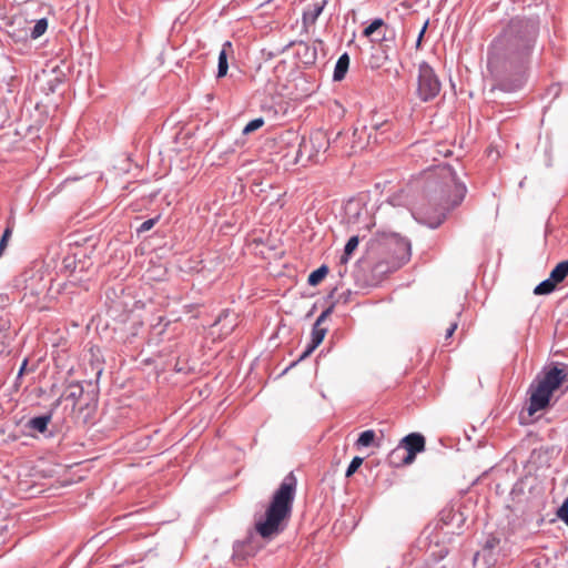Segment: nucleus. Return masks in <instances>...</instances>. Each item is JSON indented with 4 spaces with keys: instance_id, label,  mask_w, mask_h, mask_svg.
<instances>
[{
    "instance_id": "9",
    "label": "nucleus",
    "mask_w": 568,
    "mask_h": 568,
    "mask_svg": "<svg viewBox=\"0 0 568 568\" xmlns=\"http://www.w3.org/2000/svg\"><path fill=\"white\" fill-rule=\"evenodd\" d=\"M333 307L326 308L322 314L317 317L313 331H312V339L311 344L307 346V348L304 351L301 358H304L308 356L324 339L327 328L323 327V322L332 314Z\"/></svg>"
},
{
    "instance_id": "5",
    "label": "nucleus",
    "mask_w": 568,
    "mask_h": 568,
    "mask_svg": "<svg viewBox=\"0 0 568 568\" xmlns=\"http://www.w3.org/2000/svg\"><path fill=\"white\" fill-rule=\"evenodd\" d=\"M565 381H568L567 373L555 366L547 371L541 378L531 384L529 405L527 408L529 416L545 409L549 405L554 392L557 390Z\"/></svg>"
},
{
    "instance_id": "21",
    "label": "nucleus",
    "mask_w": 568,
    "mask_h": 568,
    "mask_svg": "<svg viewBox=\"0 0 568 568\" xmlns=\"http://www.w3.org/2000/svg\"><path fill=\"white\" fill-rule=\"evenodd\" d=\"M49 422V416H39L30 419L29 425L31 428L42 433L47 429Z\"/></svg>"
},
{
    "instance_id": "29",
    "label": "nucleus",
    "mask_w": 568,
    "mask_h": 568,
    "mask_svg": "<svg viewBox=\"0 0 568 568\" xmlns=\"http://www.w3.org/2000/svg\"><path fill=\"white\" fill-rule=\"evenodd\" d=\"M156 221H158V219H150V220L144 221L138 229V232L143 233V232L150 231L155 225Z\"/></svg>"
},
{
    "instance_id": "3",
    "label": "nucleus",
    "mask_w": 568,
    "mask_h": 568,
    "mask_svg": "<svg viewBox=\"0 0 568 568\" xmlns=\"http://www.w3.org/2000/svg\"><path fill=\"white\" fill-rule=\"evenodd\" d=\"M297 479L290 473L274 493L265 518L255 524V529L263 538H272L284 529V521L292 513L293 501L296 493Z\"/></svg>"
},
{
    "instance_id": "33",
    "label": "nucleus",
    "mask_w": 568,
    "mask_h": 568,
    "mask_svg": "<svg viewBox=\"0 0 568 568\" xmlns=\"http://www.w3.org/2000/svg\"><path fill=\"white\" fill-rule=\"evenodd\" d=\"M426 28H427V23H425V26L423 27V29H422L420 33L418 34L417 45H419V44H420L422 39H423V36H424V33H425V31H426Z\"/></svg>"
},
{
    "instance_id": "4",
    "label": "nucleus",
    "mask_w": 568,
    "mask_h": 568,
    "mask_svg": "<svg viewBox=\"0 0 568 568\" xmlns=\"http://www.w3.org/2000/svg\"><path fill=\"white\" fill-rule=\"evenodd\" d=\"M371 248L379 258L375 264V271L379 273L395 271L410 257L409 242L395 233L381 235L372 243Z\"/></svg>"
},
{
    "instance_id": "18",
    "label": "nucleus",
    "mask_w": 568,
    "mask_h": 568,
    "mask_svg": "<svg viewBox=\"0 0 568 568\" xmlns=\"http://www.w3.org/2000/svg\"><path fill=\"white\" fill-rule=\"evenodd\" d=\"M83 395V388L79 383L70 384L68 387V393L65 395L67 399H71L73 403V406L78 404V400Z\"/></svg>"
},
{
    "instance_id": "2",
    "label": "nucleus",
    "mask_w": 568,
    "mask_h": 568,
    "mask_svg": "<svg viewBox=\"0 0 568 568\" xmlns=\"http://www.w3.org/2000/svg\"><path fill=\"white\" fill-rule=\"evenodd\" d=\"M537 36V24L531 20L514 19L493 45L489 65L500 59L519 61L527 57Z\"/></svg>"
},
{
    "instance_id": "31",
    "label": "nucleus",
    "mask_w": 568,
    "mask_h": 568,
    "mask_svg": "<svg viewBox=\"0 0 568 568\" xmlns=\"http://www.w3.org/2000/svg\"><path fill=\"white\" fill-rule=\"evenodd\" d=\"M457 328V323H452L450 326L447 328V332H446V338H449L453 336L454 332L456 331Z\"/></svg>"
},
{
    "instance_id": "7",
    "label": "nucleus",
    "mask_w": 568,
    "mask_h": 568,
    "mask_svg": "<svg viewBox=\"0 0 568 568\" xmlns=\"http://www.w3.org/2000/svg\"><path fill=\"white\" fill-rule=\"evenodd\" d=\"M329 148V140L324 131L313 132L308 139H303L300 145L301 154L310 160L318 161L320 155L325 154Z\"/></svg>"
},
{
    "instance_id": "14",
    "label": "nucleus",
    "mask_w": 568,
    "mask_h": 568,
    "mask_svg": "<svg viewBox=\"0 0 568 568\" xmlns=\"http://www.w3.org/2000/svg\"><path fill=\"white\" fill-rule=\"evenodd\" d=\"M349 67V57L347 53L342 54L335 65L333 79L335 81H342Z\"/></svg>"
},
{
    "instance_id": "1",
    "label": "nucleus",
    "mask_w": 568,
    "mask_h": 568,
    "mask_svg": "<svg viewBox=\"0 0 568 568\" xmlns=\"http://www.w3.org/2000/svg\"><path fill=\"white\" fill-rule=\"evenodd\" d=\"M427 187L437 207L434 214L428 205L418 209L419 220L429 227H437L446 217V212L457 206L466 194V187L457 181L456 173L448 165H439L429 175Z\"/></svg>"
},
{
    "instance_id": "27",
    "label": "nucleus",
    "mask_w": 568,
    "mask_h": 568,
    "mask_svg": "<svg viewBox=\"0 0 568 568\" xmlns=\"http://www.w3.org/2000/svg\"><path fill=\"white\" fill-rule=\"evenodd\" d=\"M557 517L568 526V498L558 508Z\"/></svg>"
},
{
    "instance_id": "12",
    "label": "nucleus",
    "mask_w": 568,
    "mask_h": 568,
    "mask_svg": "<svg viewBox=\"0 0 568 568\" xmlns=\"http://www.w3.org/2000/svg\"><path fill=\"white\" fill-rule=\"evenodd\" d=\"M234 53L233 45L231 41H226L222 45V50L219 54V64H217V78H223L227 74L229 70V63L227 59L229 57H232Z\"/></svg>"
},
{
    "instance_id": "13",
    "label": "nucleus",
    "mask_w": 568,
    "mask_h": 568,
    "mask_svg": "<svg viewBox=\"0 0 568 568\" xmlns=\"http://www.w3.org/2000/svg\"><path fill=\"white\" fill-rule=\"evenodd\" d=\"M63 266L64 270L69 272V276H72L74 281H82L81 276H78V273H81L84 271V262L83 261H75V257H65L63 260Z\"/></svg>"
},
{
    "instance_id": "32",
    "label": "nucleus",
    "mask_w": 568,
    "mask_h": 568,
    "mask_svg": "<svg viewBox=\"0 0 568 568\" xmlns=\"http://www.w3.org/2000/svg\"><path fill=\"white\" fill-rule=\"evenodd\" d=\"M434 153H438V154H443L444 156H448L452 154V151L449 149H446L445 151H443V149H439V150L434 151Z\"/></svg>"
},
{
    "instance_id": "24",
    "label": "nucleus",
    "mask_w": 568,
    "mask_h": 568,
    "mask_svg": "<svg viewBox=\"0 0 568 568\" xmlns=\"http://www.w3.org/2000/svg\"><path fill=\"white\" fill-rule=\"evenodd\" d=\"M363 460L364 459L362 457H358V456L354 457L346 469L345 476L346 477L353 476L356 473V470L361 467V465L363 464Z\"/></svg>"
},
{
    "instance_id": "17",
    "label": "nucleus",
    "mask_w": 568,
    "mask_h": 568,
    "mask_svg": "<svg viewBox=\"0 0 568 568\" xmlns=\"http://www.w3.org/2000/svg\"><path fill=\"white\" fill-rule=\"evenodd\" d=\"M47 29H48V20L45 18L37 20L33 28L32 29L29 28V37L31 39H38L42 34H44Z\"/></svg>"
},
{
    "instance_id": "23",
    "label": "nucleus",
    "mask_w": 568,
    "mask_h": 568,
    "mask_svg": "<svg viewBox=\"0 0 568 568\" xmlns=\"http://www.w3.org/2000/svg\"><path fill=\"white\" fill-rule=\"evenodd\" d=\"M374 439H375L374 430H372V429L365 430L359 435V437L356 442V445L363 446V447H368L369 445L373 444Z\"/></svg>"
},
{
    "instance_id": "22",
    "label": "nucleus",
    "mask_w": 568,
    "mask_h": 568,
    "mask_svg": "<svg viewBox=\"0 0 568 568\" xmlns=\"http://www.w3.org/2000/svg\"><path fill=\"white\" fill-rule=\"evenodd\" d=\"M383 27L386 28L385 26V22L383 19L378 18V19H375L372 21V23L369 26H367L364 31H363V36L364 37H372L376 31L381 30Z\"/></svg>"
},
{
    "instance_id": "6",
    "label": "nucleus",
    "mask_w": 568,
    "mask_h": 568,
    "mask_svg": "<svg viewBox=\"0 0 568 568\" xmlns=\"http://www.w3.org/2000/svg\"><path fill=\"white\" fill-rule=\"evenodd\" d=\"M440 82L434 70L425 62L418 68L417 94L424 102L430 101L438 95Z\"/></svg>"
},
{
    "instance_id": "25",
    "label": "nucleus",
    "mask_w": 568,
    "mask_h": 568,
    "mask_svg": "<svg viewBox=\"0 0 568 568\" xmlns=\"http://www.w3.org/2000/svg\"><path fill=\"white\" fill-rule=\"evenodd\" d=\"M263 124H264V121L262 118L254 119L245 125L243 133L250 134V133L254 132L255 130L260 129Z\"/></svg>"
},
{
    "instance_id": "19",
    "label": "nucleus",
    "mask_w": 568,
    "mask_h": 568,
    "mask_svg": "<svg viewBox=\"0 0 568 568\" xmlns=\"http://www.w3.org/2000/svg\"><path fill=\"white\" fill-rule=\"evenodd\" d=\"M327 273H328L327 266L323 265V266L318 267L317 270L313 271L308 275V280H307L308 284L312 286L320 284L325 278Z\"/></svg>"
},
{
    "instance_id": "11",
    "label": "nucleus",
    "mask_w": 568,
    "mask_h": 568,
    "mask_svg": "<svg viewBox=\"0 0 568 568\" xmlns=\"http://www.w3.org/2000/svg\"><path fill=\"white\" fill-rule=\"evenodd\" d=\"M29 22L28 20L19 14L12 18L10 27L12 30H9L8 33L14 38L17 41L26 40L29 38Z\"/></svg>"
},
{
    "instance_id": "26",
    "label": "nucleus",
    "mask_w": 568,
    "mask_h": 568,
    "mask_svg": "<svg viewBox=\"0 0 568 568\" xmlns=\"http://www.w3.org/2000/svg\"><path fill=\"white\" fill-rule=\"evenodd\" d=\"M11 234H12V229L11 227H7L0 239V257L2 256L7 245H8V242L11 237Z\"/></svg>"
},
{
    "instance_id": "15",
    "label": "nucleus",
    "mask_w": 568,
    "mask_h": 568,
    "mask_svg": "<svg viewBox=\"0 0 568 568\" xmlns=\"http://www.w3.org/2000/svg\"><path fill=\"white\" fill-rule=\"evenodd\" d=\"M568 275V261H562L558 263L555 268L550 272L549 277L551 282L556 284L561 283Z\"/></svg>"
},
{
    "instance_id": "28",
    "label": "nucleus",
    "mask_w": 568,
    "mask_h": 568,
    "mask_svg": "<svg viewBox=\"0 0 568 568\" xmlns=\"http://www.w3.org/2000/svg\"><path fill=\"white\" fill-rule=\"evenodd\" d=\"M347 211H355L356 216L358 217L363 212L366 213V210L363 205H361L358 202H349L347 204Z\"/></svg>"
},
{
    "instance_id": "30",
    "label": "nucleus",
    "mask_w": 568,
    "mask_h": 568,
    "mask_svg": "<svg viewBox=\"0 0 568 568\" xmlns=\"http://www.w3.org/2000/svg\"><path fill=\"white\" fill-rule=\"evenodd\" d=\"M322 11H323V4L316 3L314 6V9H313L312 13H311L312 20L315 21L318 18V16L322 13Z\"/></svg>"
},
{
    "instance_id": "16",
    "label": "nucleus",
    "mask_w": 568,
    "mask_h": 568,
    "mask_svg": "<svg viewBox=\"0 0 568 568\" xmlns=\"http://www.w3.org/2000/svg\"><path fill=\"white\" fill-rule=\"evenodd\" d=\"M358 243H359V237H358L357 235L352 236V237L347 241V243H346V245H345V247H344V253H343V255H342V257H341V263H344V264H345V263H347V262H348V260H349L351 255H352V254L354 253V251L357 248Z\"/></svg>"
},
{
    "instance_id": "34",
    "label": "nucleus",
    "mask_w": 568,
    "mask_h": 568,
    "mask_svg": "<svg viewBox=\"0 0 568 568\" xmlns=\"http://www.w3.org/2000/svg\"><path fill=\"white\" fill-rule=\"evenodd\" d=\"M26 365H27V362L24 361L20 368V372H19L20 375L23 373Z\"/></svg>"
},
{
    "instance_id": "8",
    "label": "nucleus",
    "mask_w": 568,
    "mask_h": 568,
    "mask_svg": "<svg viewBox=\"0 0 568 568\" xmlns=\"http://www.w3.org/2000/svg\"><path fill=\"white\" fill-rule=\"evenodd\" d=\"M400 446L407 450L404 464L409 465L415 460L418 453L425 449V437L418 433H412L400 440Z\"/></svg>"
},
{
    "instance_id": "20",
    "label": "nucleus",
    "mask_w": 568,
    "mask_h": 568,
    "mask_svg": "<svg viewBox=\"0 0 568 568\" xmlns=\"http://www.w3.org/2000/svg\"><path fill=\"white\" fill-rule=\"evenodd\" d=\"M556 286L557 284L555 282H551V278L548 277L547 280L542 281L535 287L534 293L536 295L550 294L551 292L555 291Z\"/></svg>"
},
{
    "instance_id": "10",
    "label": "nucleus",
    "mask_w": 568,
    "mask_h": 568,
    "mask_svg": "<svg viewBox=\"0 0 568 568\" xmlns=\"http://www.w3.org/2000/svg\"><path fill=\"white\" fill-rule=\"evenodd\" d=\"M388 128H389L388 122L384 121L381 123H373L369 126V130L367 126H363L362 129H355L354 136H358V140H361L363 135H367L366 143H362L359 141L357 142L358 148L364 149V148L368 146L371 144L372 138L374 139L373 143H378L379 142L378 136H377L378 131H381V134H383L388 131Z\"/></svg>"
}]
</instances>
